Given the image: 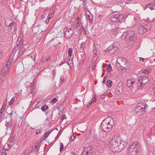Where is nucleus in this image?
<instances>
[{
  "instance_id": "1",
  "label": "nucleus",
  "mask_w": 155,
  "mask_h": 155,
  "mask_svg": "<svg viewBox=\"0 0 155 155\" xmlns=\"http://www.w3.org/2000/svg\"><path fill=\"white\" fill-rule=\"evenodd\" d=\"M127 143L122 140L120 137L111 140L109 146L113 152H118L122 150L127 146Z\"/></svg>"
},
{
  "instance_id": "2",
  "label": "nucleus",
  "mask_w": 155,
  "mask_h": 155,
  "mask_svg": "<svg viewBox=\"0 0 155 155\" xmlns=\"http://www.w3.org/2000/svg\"><path fill=\"white\" fill-rule=\"evenodd\" d=\"M114 121L110 117H107L101 123L102 130L105 132H108L112 129L113 126L114 125Z\"/></svg>"
},
{
  "instance_id": "3",
  "label": "nucleus",
  "mask_w": 155,
  "mask_h": 155,
  "mask_svg": "<svg viewBox=\"0 0 155 155\" xmlns=\"http://www.w3.org/2000/svg\"><path fill=\"white\" fill-rule=\"evenodd\" d=\"M147 106L145 103H140L138 104L137 106L135 109L134 111L136 113L139 115L143 114Z\"/></svg>"
},
{
  "instance_id": "4",
  "label": "nucleus",
  "mask_w": 155,
  "mask_h": 155,
  "mask_svg": "<svg viewBox=\"0 0 155 155\" xmlns=\"http://www.w3.org/2000/svg\"><path fill=\"white\" fill-rule=\"evenodd\" d=\"M8 21L9 22L8 23V22L6 21L5 24L7 26H8L9 27L8 29V32L10 33H15L17 29V24L11 20L9 19Z\"/></svg>"
},
{
  "instance_id": "5",
  "label": "nucleus",
  "mask_w": 155,
  "mask_h": 155,
  "mask_svg": "<svg viewBox=\"0 0 155 155\" xmlns=\"http://www.w3.org/2000/svg\"><path fill=\"white\" fill-rule=\"evenodd\" d=\"M13 60V57L12 56H10L2 69L3 71L5 73H7L10 70V66Z\"/></svg>"
},
{
  "instance_id": "6",
  "label": "nucleus",
  "mask_w": 155,
  "mask_h": 155,
  "mask_svg": "<svg viewBox=\"0 0 155 155\" xmlns=\"http://www.w3.org/2000/svg\"><path fill=\"white\" fill-rule=\"evenodd\" d=\"M120 48L117 46V43L116 42L114 43L112 45L110 46L107 48V50L106 52H108L110 54H113L116 51Z\"/></svg>"
},
{
  "instance_id": "7",
  "label": "nucleus",
  "mask_w": 155,
  "mask_h": 155,
  "mask_svg": "<svg viewBox=\"0 0 155 155\" xmlns=\"http://www.w3.org/2000/svg\"><path fill=\"white\" fill-rule=\"evenodd\" d=\"M150 29V26L145 24H142L138 27V31L140 34H143Z\"/></svg>"
},
{
  "instance_id": "8",
  "label": "nucleus",
  "mask_w": 155,
  "mask_h": 155,
  "mask_svg": "<svg viewBox=\"0 0 155 155\" xmlns=\"http://www.w3.org/2000/svg\"><path fill=\"white\" fill-rule=\"evenodd\" d=\"M92 148L90 146L84 147L83 151L80 155H92L93 153Z\"/></svg>"
},
{
  "instance_id": "9",
  "label": "nucleus",
  "mask_w": 155,
  "mask_h": 155,
  "mask_svg": "<svg viewBox=\"0 0 155 155\" xmlns=\"http://www.w3.org/2000/svg\"><path fill=\"white\" fill-rule=\"evenodd\" d=\"M149 79L147 76H140L138 78V82L140 83V85L142 87L144 86L145 84L149 82Z\"/></svg>"
},
{
  "instance_id": "10",
  "label": "nucleus",
  "mask_w": 155,
  "mask_h": 155,
  "mask_svg": "<svg viewBox=\"0 0 155 155\" xmlns=\"http://www.w3.org/2000/svg\"><path fill=\"white\" fill-rule=\"evenodd\" d=\"M127 32V38L128 40L131 41H134L136 40V35L135 34L134 32L132 31H128Z\"/></svg>"
},
{
  "instance_id": "11",
  "label": "nucleus",
  "mask_w": 155,
  "mask_h": 155,
  "mask_svg": "<svg viewBox=\"0 0 155 155\" xmlns=\"http://www.w3.org/2000/svg\"><path fill=\"white\" fill-rule=\"evenodd\" d=\"M140 144L137 141H135L130 145L129 149H133L134 150L137 149V150H139L140 149Z\"/></svg>"
},
{
  "instance_id": "12",
  "label": "nucleus",
  "mask_w": 155,
  "mask_h": 155,
  "mask_svg": "<svg viewBox=\"0 0 155 155\" xmlns=\"http://www.w3.org/2000/svg\"><path fill=\"white\" fill-rule=\"evenodd\" d=\"M74 33L73 29L71 28H70L68 30H66L65 31L64 35L66 38H70L72 37Z\"/></svg>"
},
{
  "instance_id": "13",
  "label": "nucleus",
  "mask_w": 155,
  "mask_h": 155,
  "mask_svg": "<svg viewBox=\"0 0 155 155\" xmlns=\"http://www.w3.org/2000/svg\"><path fill=\"white\" fill-rule=\"evenodd\" d=\"M117 21L120 22H124L126 18L125 15L121 14L117 15Z\"/></svg>"
},
{
  "instance_id": "14",
  "label": "nucleus",
  "mask_w": 155,
  "mask_h": 155,
  "mask_svg": "<svg viewBox=\"0 0 155 155\" xmlns=\"http://www.w3.org/2000/svg\"><path fill=\"white\" fill-rule=\"evenodd\" d=\"M135 82V81L134 79L130 78L127 80V85L129 87H132Z\"/></svg>"
},
{
  "instance_id": "15",
  "label": "nucleus",
  "mask_w": 155,
  "mask_h": 155,
  "mask_svg": "<svg viewBox=\"0 0 155 155\" xmlns=\"http://www.w3.org/2000/svg\"><path fill=\"white\" fill-rule=\"evenodd\" d=\"M137 149L135 150L133 149H129L128 150L129 155H137L138 151Z\"/></svg>"
},
{
  "instance_id": "16",
  "label": "nucleus",
  "mask_w": 155,
  "mask_h": 155,
  "mask_svg": "<svg viewBox=\"0 0 155 155\" xmlns=\"http://www.w3.org/2000/svg\"><path fill=\"white\" fill-rule=\"evenodd\" d=\"M86 48L85 43L84 42L82 43L81 45L80 48L79 50V51L80 52L84 51Z\"/></svg>"
},
{
  "instance_id": "17",
  "label": "nucleus",
  "mask_w": 155,
  "mask_h": 155,
  "mask_svg": "<svg viewBox=\"0 0 155 155\" xmlns=\"http://www.w3.org/2000/svg\"><path fill=\"white\" fill-rule=\"evenodd\" d=\"M13 120H11L10 121L7 122L5 124V126L7 128H11L13 126Z\"/></svg>"
},
{
  "instance_id": "18",
  "label": "nucleus",
  "mask_w": 155,
  "mask_h": 155,
  "mask_svg": "<svg viewBox=\"0 0 155 155\" xmlns=\"http://www.w3.org/2000/svg\"><path fill=\"white\" fill-rule=\"evenodd\" d=\"M86 18L89 21L91 22H92L93 21V16L91 14L90 12L89 13H87Z\"/></svg>"
},
{
  "instance_id": "19",
  "label": "nucleus",
  "mask_w": 155,
  "mask_h": 155,
  "mask_svg": "<svg viewBox=\"0 0 155 155\" xmlns=\"http://www.w3.org/2000/svg\"><path fill=\"white\" fill-rule=\"evenodd\" d=\"M54 15V13L52 12L49 14L48 16V19L46 20V23L48 24L49 23L50 20L53 17Z\"/></svg>"
},
{
  "instance_id": "20",
  "label": "nucleus",
  "mask_w": 155,
  "mask_h": 155,
  "mask_svg": "<svg viewBox=\"0 0 155 155\" xmlns=\"http://www.w3.org/2000/svg\"><path fill=\"white\" fill-rule=\"evenodd\" d=\"M25 50L23 46L20 48L18 51V54L19 56H21L23 54Z\"/></svg>"
},
{
  "instance_id": "21",
  "label": "nucleus",
  "mask_w": 155,
  "mask_h": 155,
  "mask_svg": "<svg viewBox=\"0 0 155 155\" xmlns=\"http://www.w3.org/2000/svg\"><path fill=\"white\" fill-rule=\"evenodd\" d=\"M5 114V113L3 111H0V122H1L4 119Z\"/></svg>"
},
{
  "instance_id": "22",
  "label": "nucleus",
  "mask_w": 155,
  "mask_h": 155,
  "mask_svg": "<svg viewBox=\"0 0 155 155\" xmlns=\"http://www.w3.org/2000/svg\"><path fill=\"white\" fill-rule=\"evenodd\" d=\"M96 101L97 100L96 99L95 97L94 96L93 98L91 100L90 102H89V103L87 104V107H89L92 103L96 102Z\"/></svg>"
},
{
  "instance_id": "23",
  "label": "nucleus",
  "mask_w": 155,
  "mask_h": 155,
  "mask_svg": "<svg viewBox=\"0 0 155 155\" xmlns=\"http://www.w3.org/2000/svg\"><path fill=\"white\" fill-rule=\"evenodd\" d=\"M121 38L123 40H128V38H127V35L126 32H124L123 33V34L122 35Z\"/></svg>"
},
{
  "instance_id": "24",
  "label": "nucleus",
  "mask_w": 155,
  "mask_h": 155,
  "mask_svg": "<svg viewBox=\"0 0 155 155\" xmlns=\"http://www.w3.org/2000/svg\"><path fill=\"white\" fill-rule=\"evenodd\" d=\"M110 21L113 22H115L117 21V15L112 16L110 18Z\"/></svg>"
},
{
  "instance_id": "25",
  "label": "nucleus",
  "mask_w": 155,
  "mask_h": 155,
  "mask_svg": "<svg viewBox=\"0 0 155 155\" xmlns=\"http://www.w3.org/2000/svg\"><path fill=\"white\" fill-rule=\"evenodd\" d=\"M16 136L15 135H11L10 138H9V140L13 143V142L16 139Z\"/></svg>"
},
{
  "instance_id": "26",
  "label": "nucleus",
  "mask_w": 155,
  "mask_h": 155,
  "mask_svg": "<svg viewBox=\"0 0 155 155\" xmlns=\"http://www.w3.org/2000/svg\"><path fill=\"white\" fill-rule=\"evenodd\" d=\"M18 38L17 40V41L16 42V45L15 46V47L14 49V51H13V53H15L16 52L17 50H15L16 48L18 47L19 46V45L20 44V42L19 41Z\"/></svg>"
},
{
  "instance_id": "27",
  "label": "nucleus",
  "mask_w": 155,
  "mask_h": 155,
  "mask_svg": "<svg viewBox=\"0 0 155 155\" xmlns=\"http://www.w3.org/2000/svg\"><path fill=\"white\" fill-rule=\"evenodd\" d=\"M112 81L111 80H107V81L106 84H107V86L109 87L110 88V87L112 85Z\"/></svg>"
},
{
  "instance_id": "28",
  "label": "nucleus",
  "mask_w": 155,
  "mask_h": 155,
  "mask_svg": "<svg viewBox=\"0 0 155 155\" xmlns=\"http://www.w3.org/2000/svg\"><path fill=\"white\" fill-rule=\"evenodd\" d=\"M153 3H152L151 4H148L146 6L145 8V9L146 8H149L151 10H152V8L153 7Z\"/></svg>"
},
{
  "instance_id": "29",
  "label": "nucleus",
  "mask_w": 155,
  "mask_h": 155,
  "mask_svg": "<svg viewBox=\"0 0 155 155\" xmlns=\"http://www.w3.org/2000/svg\"><path fill=\"white\" fill-rule=\"evenodd\" d=\"M72 51H73L72 49L71 48H70L69 49L68 52V56H69L70 57H71L72 56Z\"/></svg>"
},
{
  "instance_id": "30",
  "label": "nucleus",
  "mask_w": 155,
  "mask_h": 155,
  "mask_svg": "<svg viewBox=\"0 0 155 155\" xmlns=\"http://www.w3.org/2000/svg\"><path fill=\"white\" fill-rule=\"evenodd\" d=\"M141 71L143 73L147 74H148L150 72V71L149 70L147 69H145L143 70H141Z\"/></svg>"
},
{
  "instance_id": "31",
  "label": "nucleus",
  "mask_w": 155,
  "mask_h": 155,
  "mask_svg": "<svg viewBox=\"0 0 155 155\" xmlns=\"http://www.w3.org/2000/svg\"><path fill=\"white\" fill-rule=\"evenodd\" d=\"M138 22V19L135 18H134V19L132 21V22L133 23V25H134L137 24V23Z\"/></svg>"
},
{
  "instance_id": "32",
  "label": "nucleus",
  "mask_w": 155,
  "mask_h": 155,
  "mask_svg": "<svg viewBox=\"0 0 155 155\" xmlns=\"http://www.w3.org/2000/svg\"><path fill=\"white\" fill-rule=\"evenodd\" d=\"M51 131H49V132H47L46 133L44 137L43 138L45 139H46L48 136V135L50 134L51 133Z\"/></svg>"
},
{
  "instance_id": "33",
  "label": "nucleus",
  "mask_w": 155,
  "mask_h": 155,
  "mask_svg": "<svg viewBox=\"0 0 155 155\" xmlns=\"http://www.w3.org/2000/svg\"><path fill=\"white\" fill-rule=\"evenodd\" d=\"M107 69L108 72H110L112 70V67L110 64L108 65L107 67Z\"/></svg>"
},
{
  "instance_id": "34",
  "label": "nucleus",
  "mask_w": 155,
  "mask_h": 155,
  "mask_svg": "<svg viewBox=\"0 0 155 155\" xmlns=\"http://www.w3.org/2000/svg\"><path fill=\"white\" fill-rule=\"evenodd\" d=\"M80 29H81L82 32L83 31L84 33L85 34H86L85 29L83 25L81 26V27L80 28Z\"/></svg>"
},
{
  "instance_id": "35",
  "label": "nucleus",
  "mask_w": 155,
  "mask_h": 155,
  "mask_svg": "<svg viewBox=\"0 0 155 155\" xmlns=\"http://www.w3.org/2000/svg\"><path fill=\"white\" fill-rule=\"evenodd\" d=\"M93 53L94 54V57H95V55L96 56L97 55V51L95 47H94V48Z\"/></svg>"
},
{
  "instance_id": "36",
  "label": "nucleus",
  "mask_w": 155,
  "mask_h": 155,
  "mask_svg": "<svg viewBox=\"0 0 155 155\" xmlns=\"http://www.w3.org/2000/svg\"><path fill=\"white\" fill-rule=\"evenodd\" d=\"M64 80V77L63 76H61L60 77V82L61 84L63 82Z\"/></svg>"
},
{
  "instance_id": "37",
  "label": "nucleus",
  "mask_w": 155,
  "mask_h": 155,
  "mask_svg": "<svg viewBox=\"0 0 155 155\" xmlns=\"http://www.w3.org/2000/svg\"><path fill=\"white\" fill-rule=\"evenodd\" d=\"M133 0H127L126 2L125 3V4L126 5L127 4H130L132 2Z\"/></svg>"
},
{
  "instance_id": "38",
  "label": "nucleus",
  "mask_w": 155,
  "mask_h": 155,
  "mask_svg": "<svg viewBox=\"0 0 155 155\" xmlns=\"http://www.w3.org/2000/svg\"><path fill=\"white\" fill-rule=\"evenodd\" d=\"M119 29L118 28H117L115 30H114L112 32L113 34H116L117 33H118L117 31Z\"/></svg>"
},
{
  "instance_id": "39",
  "label": "nucleus",
  "mask_w": 155,
  "mask_h": 155,
  "mask_svg": "<svg viewBox=\"0 0 155 155\" xmlns=\"http://www.w3.org/2000/svg\"><path fill=\"white\" fill-rule=\"evenodd\" d=\"M14 100H15V98L14 97H13L11 100L10 101V102L9 103V105H11L13 104V103L14 102Z\"/></svg>"
},
{
  "instance_id": "40",
  "label": "nucleus",
  "mask_w": 155,
  "mask_h": 155,
  "mask_svg": "<svg viewBox=\"0 0 155 155\" xmlns=\"http://www.w3.org/2000/svg\"><path fill=\"white\" fill-rule=\"evenodd\" d=\"M83 2L81 4V6H82L84 8L87 7V6L86 5V3L84 1H83Z\"/></svg>"
},
{
  "instance_id": "41",
  "label": "nucleus",
  "mask_w": 155,
  "mask_h": 155,
  "mask_svg": "<svg viewBox=\"0 0 155 155\" xmlns=\"http://www.w3.org/2000/svg\"><path fill=\"white\" fill-rule=\"evenodd\" d=\"M57 101V99L56 98H54L51 100V102L53 103H56Z\"/></svg>"
},
{
  "instance_id": "42",
  "label": "nucleus",
  "mask_w": 155,
  "mask_h": 155,
  "mask_svg": "<svg viewBox=\"0 0 155 155\" xmlns=\"http://www.w3.org/2000/svg\"><path fill=\"white\" fill-rule=\"evenodd\" d=\"M5 104H4V103H3L0 110V111H3V110L5 109Z\"/></svg>"
},
{
  "instance_id": "43",
  "label": "nucleus",
  "mask_w": 155,
  "mask_h": 155,
  "mask_svg": "<svg viewBox=\"0 0 155 155\" xmlns=\"http://www.w3.org/2000/svg\"><path fill=\"white\" fill-rule=\"evenodd\" d=\"M5 147H4L3 148V150H4V151H3L2 152V155H6V151H5Z\"/></svg>"
},
{
  "instance_id": "44",
  "label": "nucleus",
  "mask_w": 155,
  "mask_h": 155,
  "mask_svg": "<svg viewBox=\"0 0 155 155\" xmlns=\"http://www.w3.org/2000/svg\"><path fill=\"white\" fill-rule=\"evenodd\" d=\"M123 62L122 61L121 62V63H118V64L121 67L123 68H125V67L123 65ZM117 64H118V62L117 61Z\"/></svg>"
},
{
  "instance_id": "45",
  "label": "nucleus",
  "mask_w": 155,
  "mask_h": 155,
  "mask_svg": "<svg viewBox=\"0 0 155 155\" xmlns=\"http://www.w3.org/2000/svg\"><path fill=\"white\" fill-rule=\"evenodd\" d=\"M63 147H64L63 144L62 143H61V145H60V151H62V150L63 149Z\"/></svg>"
},
{
  "instance_id": "46",
  "label": "nucleus",
  "mask_w": 155,
  "mask_h": 155,
  "mask_svg": "<svg viewBox=\"0 0 155 155\" xmlns=\"http://www.w3.org/2000/svg\"><path fill=\"white\" fill-rule=\"evenodd\" d=\"M76 138V137L74 136H72L71 137V138H70V140L71 141H73Z\"/></svg>"
},
{
  "instance_id": "47",
  "label": "nucleus",
  "mask_w": 155,
  "mask_h": 155,
  "mask_svg": "<svg viewBox=\"0 0 155 155\" xmlns=\"http://www.w3.org/2000/svg\"><path fill=\"white\" fill-rule=\"evenodd\" d=\"M84 8V11L85 12L86 14H87H87L89 13V12H90V11L87 8V7L85 8Z\"/></svg>"
},
{
  "instance_id": "48",
  "label": "nucleus",
  "mask_w": 155,
  "mask_h": 155,
  "mask_svg": "<svg viewBox=\"0 0 155 155\" xmlns=\"http://www.w3.org/2000/svg\"><path fill=\"white\" fill-rule=\"evenodd\" d=\"M45 105H43L42 107H41V109L43 111H45Z\"/></svg>"
},
{
  "instance_id": "49",
  "label": "nucleus",
  "mask_w": 155,
  "mask_h": 155,
  "mask_svg": "<svg viewBox=\"0 0 155 155\" xmlns=\"http://www.w3.org/2000/svg\"><path fill=\"white\" fill-rule=\"evenodd\" d=\"M80 18H78L76 20L77 24L78 25L80 24V22L79 21Z\"/></svg>"
},
{
  "instance_id": "50",
  "label": "nucleus",
  "mask_w": 155,
  "mask_h": 155,
  "mask_svg": "<svg viewBox=\"0 0 155 155\" xmlns=\"http://www.w3.org/2000/svg\"><path fill=\"white\" fill-rule=\"evenodd\" d=\"M8 147L7 148L5 149L7 150H9L11 148V145H7Z\"/></svg>"
},
{
  "instance_id": "51",
  "label": "nucleus",
  "mask_w": 155,
  "mask_h": 155,
  "mask_svg": "<svg viewBox=\"0 0 155 155\" xmlns=\"http://www.w3.org/2000/svg\"><path fill=\"white\" fill-rule=\"evenodd\" d=\"M66 115L64 114H63L61 118V119L62 120H64V119H66Z\"/></svg>"
},
{
  "instance_id": "52",
  "label": "nucleus",
  "mask_w": 155,
  "mask_h": 155,
  "mask_svg": "<svg viewBox=\"0 0 155 155\" xmlns=\"http://www.w3.org/2000/svg\"><path fill=\"white\" fill-rule=\"evenodd\" d=\"M107 78L106 77V76H105L104 78V79H103V84H104L106 82V81L107 80Z\"/></svg>"
},
{
  "instance_id": "53",
  "label": "nucleus",
  "mask_w": 155,
  "mask_h": 155,
  "mask_svg": "<svg viewBox=\"0 0 155 155\" xmlns=\"http://www.w3.org/2000/svg\"><path fill=\"white\" fill-rule=\"evenodd\" d=\"M77 33L78 34H81L82 32L81 31V29L80 28L79 29H78L77 31Z\"/></svg>"
},
{
  "instance_id": "54",
  "label": "nucleus",
  "mask_w": 155,
  "mask_h": 155,
  "mask_svg": "<svg viewBox=\"0 0 155 155\" xmlns=\"http://www.w3.org/2000/svg\"><path fill=\"white\" fill-rule=\"evenodd\" d=\"M50 59V56L49 55H48V57L46 58L45 61H47L48 60H49Z\"/></svg>"
},
{
  "instance_id": "55",
  "label": "nucleus",
  "mask_w": 155,
  "mask_h": 155,
  "mask_svg": "<svg viewBox=\"0 0 155 155\" xmlns=\"http://www.w3.org/2000/svg\"><path fill=\"white\" fill-rule=\"evenodd\" d=\"M70 60V59H68V58H65L64 60V63H66L68 62V60Z\"/></svg>"
},
{
  "instance_id": "56",
  "label": "nucleus",
  "mask_w": 155,
  "mask_h": 155,
  "mask_svg": "<svg viewBox=\"0 0 155 155\" xmlns=\"http://www.w3.org/2000/svg\"><path fill=\"white\" fill-rule=\"evenodd\" d=\"M45 16L44 15H41L40 17V19L42 20L43 19H44L45 18Z\"/></svg>"
},
{
  "instance_id": "57",
  "label": "nucleus",
  "mask_w": 155,
  "mask_h": 155,
  "mask_svg": "<svg viewBox=\"0 0 155 155\" xmlns=\"http://www.w3.org/2000/svg\"><path fill=\"white\" fill-rule=\"evenodd\" d=\"M146 21H147L149 22H151V19H150L149 18H147Z\"/></svg>"
},
{
  "instance_id": "58",
  "label": "nucleus",
  "mask_w": 155,
  "mask_h": 155,
  "mask_svg": "<svg viewBox=\"0 0 155 155\" xmlns=\"http://www.w3.org/2000/svg\"><path fill=\"white\" fill-rule=\"evenodd\" d=\"M153 8H152V10H153V9H155V3H153Z\"/></svg>"
},
{
  "instance_id": "59",
  "label": "nucleus",
  "mask_w": 155,
  "mask_h": 155,
  "mask_svg": "<svg viewBox=\"0 0 155 155\" xmlns=\"http://www.w3.org/2000/svg\"><path fill=\"white\" fill-rule=\"evenodd\" d=\"M2 28V25L1 22H0V31L1 30Z\"/></svg>"
},
{
  "instance_id": "60",
  "label": "nucleus",
  "mask_w": 155,
  "mask_h": 155,
  "mask_svg": "<svg viewBox=\"0 0 155 155\" xmlns=\"http://www.w3.org/2000/svg\"><path fill=\"white\" fill-rule=\"evenodd\" d=\"M3 18L2 15H0V21H2Z\"/></svg>"
},
{
  "instance_id": "61",
  "label": "nucleus",
  "mask_w": 155,
  "mask_h": 155,
  "mask_svg": "<svg viewBox=\"0 0 155 155\" xmlns=\"http://www.w3.org/2000/svg\"><path fill=\"white\" fill-rule=\"evenodd\" d=\"M59 133L57 135V136L56 137H55V139H57L58 137H59V136L60 135H59Z\"/></svg>"
},
{
  "instance_id": "62",
  "label": "nucleus",
  "mask_w": 155,
  "mask_h": 155,
  "mask_svg": "<svg viewBox=\"0 0 155 155\" xmlns=\"http://www.w3.org/2000/svg\"><path fill=\"white\" fill-rule=\"evenodd\" d=\"M155 21V18H153L151 20V22H154Z\"/></svg>"
},
{
  "instance_id": "63",
  "label": "nucleus",
  "mask_w": 155,
  "mask_h": 155,
  "mask_svg": "<svg viewBox=\"0 0 155 155\" xmlns=\"http://www.w3.org/2000/svg\"><path fill=\"white\" fill-rule=\"evenodd\" d=\"M140 60L143 61L144 60V58H140Z\"/></svg>"
},
{
  "instance_id": "64",
  "label": "nucleus",
  "mask_w": 155,
  "mask_h": 155,
  "mask_svg": "<svg viewBox=\"0 0 155 155\" xmlns=\"http://www.w3.org/2000/svg\"><path fill=\"white\" fill-rule=\"evenodd\" d=\"M48 106H45V109H48Z\"/></svg>"
}]
</instances>
